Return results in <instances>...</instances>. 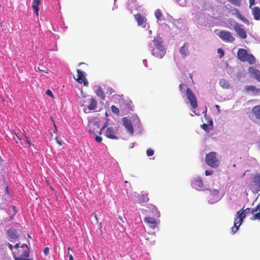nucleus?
Returning a JSON list of instances; mask_svg holds the SVG:
<instances>
[{"label": "nucleus", "instance_id": "nucleus-1", "mask_svg": "<svg viewBox=\"0 0 260 260\" xmlns=\"http://www.w3.org/2000/svg\"><path fill=\"white\" fill-rule=\"evenodd\" d=\"M250 214H252V216L251 217L252 220H260V203L254 208L250 209L248 208L244 210H240L237 212L234 225L231 229L232 234H235L238 231L240 226L243 222L244 218L246 215H249Z\"/></svg>", "mask_w": 260, "mask_h": 260}, {"label": "nucleus", "instance_id": "nucleus-2", "mask_svg": "<svg viewBox=\"0 0 260 260\" xmlns=\"http://www.w3.org/2000/svg\"><path fill=\"white\" fill-rule=\"evenodd\" d=\"M153 42L154 48L151 45L149 46L151 48V54L156 57L161 58L165 54V50L162 45L161 38L159 36L155 37Z\"/></svg>", "mask_w": 260, "mask_h": 260}, {"label": "nucleus", "instance_id": "nucleus-3", "mask_svg": "<svg viewBox=\"0 0 260 260\" xmlns=\"http://www.w3.org/2000/svg\"><path fill=\"white\" fill-rule=\"evenodd\" d=\"M237 57L241 61H247L249 64L255 63V58L251 54H248L247 51L243 48H240L237 52Z\"/></svg>", "mask_w": 260, "mask_h": 260}, {"label": "nucleus", "instance_id": "nucleus-4", "mask_svg": "<svg viewBox=\"0 0 260 260\" xmlns=\"http://www.w3.org/2000/svg\"><path fill=\"white\" fill-rule=\"evenodd\" d=\"M206 164L212 168H217L220 164V161L216 157V153L214 152H211L205 156Z\"/></svg>", "mask_w": 260, "mask_h": 260}, {"label": "nucleus", "instance_id": "nucleus-5", "mask_svg": "<svg viewBox=\"0 0 260 260\" xmlns=\"http://www.w3.org/2000/svg\"><path fill=\"white\" fill-rule=\"evenodd\" d=\"M107 123H106L100 129V131H95V128H98L99 126L98 125V123L96 122L91 123L89 125V132L90 134H92L94 137L96 141L98 143H101L102 141V137L98 136L96 133H98L100 135L102 134V132L103 129L105 128L107 126Z\"/></svg>", "mask_w": 260, "mask_h": 260}, {"label": "nucleus", "instance_id": "nucleus-6", "mask_svg": "<svg viewBox=\"0 0 260 260\" xmlns=\"http://www.w3.org/2000/svg\"><path fill=\"white\" fill-rule=\"evenodd\" d=\"M186 91L187 98L189 102L192 109L197 108L198 107V102L194 93L189 88L186 89Z\"/></svg>", "mask_w": 260, "mask_h": 260}, {"label": "nucleus", "instance_id": "nucleus-7", "mask_svg": "<svg viewBox=\"0 0 260 260\" xmlns=\"http://www.w3.org/2000/svg\"><path fill=\"white\" fill-rule=\"evenodd\" d=\"M219 37L221 40L227 42H233L235 40L232 34L230 31L226 30L220 31Z\"/></svg>", "mask_w": 260, "mask_h": 260}, {"label": "nucleus", "instance_id": "nucleus-8", "mask_svg": "<svg viewBox=\"0 0 260 260\" xmlns=\"http://www.w3.org/2000/svg\"><path fill=\"white\" fill-rule=\"evenodd\" d=\"M18 252L19 257L15 255V260H32L31 258H25V257H27L29 256V251L28 248H26L25 249L21 248L18 250Z\"/></svg>", "mask_w": 260, "mask_h": 260}, {"label": "nucleus", "instance_id": "nucleus-9", "mask_svg": "<svg viewBox=\"0 0 260 260\" xmlns=\"http://www.w3.org/2000/svg\"><path fill=\"white\" fill-rule=\"evenodd\" d=\"M117 128L109 127L106 130L105 135L109 139L117 140L118 139V137L117 135Z\"/></svg>", "mask_w": 260, "mask_h": 260}, {"label": "nucleus", "instance_id": "nucleus-10", "mask_svg": "<svg viewBox=\"0 0 260 260\" xmlns=\"http://www.w3.org/2000/svg\"><path fill=\"white\" fill-rule=\"evenodd\" d=\"M234 29L238 35L243 39H245L247 38V34L243 28L242 25L236 23L234 26Z\"/></svg>", "mask_w": 260, "mask_h": 260}, {"label": "nucleus", "instance_id": "nucleus-11", "mask_svg": "<svg viewBox=\"0 0 260 260\" xmlns=\"http://www.w3.org/2000/svg\"><path fill=\"white\" fill-rule=\"evenodd\" d=\"M77 72L78 75L77 78L76 79V81L79 83L83 84L84 86H87L88 82L85 77L86 74L79 69L77 70Z\"/></svg>", "mask_w": 260, "mask_h": 260}, {"label": "nucleus", "instance_id": "nucleus-12", "mask_svg": "<svg viewBox=\"0 0 260 260\" xmlns=\"http://www.w3.org/2000/svg\"><path fill=\"white\" fill-rule=\"evenodd\" d=\"M144 220L152 229H155L157 226V222L154 217L147 216L144 218Z\"/></svg>", "mask_w": 260, "mask_h": 260}, {"label": "nucleus", "instance_id": "nucleus-13", "mask_svg": "<svg viewBox=\"0 0 260 260\" xmlns=\"http://www.w3.org/2000/svg\"><path fill=\"white\" fill-rule=\"evenodd\" d=\"M122 121L123 122V125L127 129V131L131 134H133L134 133V128L132 124V122L130 120L127 119L126 117H123L122 118Z\"/></svg>", "mask_w": 260, "mask_h": 260}, {"label": "nucleus", "instance_id": "nucleus-14", "mask_svg": "<svg viewBox=\"0 0 260 260\" xmlns=\"http://www.w3.org/2000/svg\"><path fill=\"white\" fill-rule=\"evenodd\" d=\"M135 19L138 22V24L139 26H142L143 27H145L146 25V18L140 14H137L135 15Z\"/></svg>", "mask_w": 260, "mask_h": 260}, {"label": "nucleus", "instance_id": "nucleus-15", "mask_svg": "<svg viewBox=\"0 0 260 260\" xmlns=\"http://www.w3.org/2000/svg\"><path fill=\"white\" fill-rule=\"evenodd\" d=\"M248 72L250 75L253 76L256 80L260 82V71L259 70L253 67H249Z\"/></svg>", "mask_w": 260, "mask_h": 260}, {"label": "nucleus", "instance_id": "nucleus-16", "mask_svg": "<svg viewBox=\"0 0 260 260\" xmlns=\"http://www.w3.org/2000/svg\"><path fill=\"white\" fill-rule=\"evenodd\" d=\"M7 233L11 240L17 239L19 237L17 230L14 228L8 230Z\"/></svg>", "mask_w": 260, "mask_h": 260}, {"label": "nucleus", "instance_id": "nucleus-17", "mask_svg": "<svg viewBox=\"0 0 260 260\" xmlns=\"http://www.w3.org/2000/svg\"><path fill=\"white\" fill-rule=\"evenodd\" d=\"M150 213H152V216L154 217H159L160 216V213L157 208L152 204H149L147 206Z\"/></svg>", "mask_w": 260, "mask_h": 260}, {"label": "nucleus", "instance_id": "nucleus-18", "mask_svg": "<svg viewBox=\"0 0 260 260\" xmlns=\"http://www.w3.org/2000/svg\"><path fill=\"white\" fill-rule=\"evenodd\" d=\"M251 13L253 16L254 19L258 20L260 19V8L258 7H251Z\"/></svg>", "mask_w": 260, "mask_h": 260}, {"label": "nucleus", "instance_id": "nucleus-19", "mask_svg": "<svg viewBox=\"0 0 260 260\" xmlns=\"http://www.w3.org/2000/svg\"><path fill=\"white\" fill-rule=\"evenodd\" d=\"M235 15L236 16V17L237 18H238L239 19H240L242 21H243L244 23H245L246 24L249 25L250 23H249V20L246 18H245V17L243 16L241 13L240 12V11L236 9L235 10Z\"/></svg>", "mask_w": 260, "mask_h": 260}, {"label": "nucleus", "instance_id": "nucleus-20", "mask_svg": "<svg viewBox=\"0 0 260 260\" xmlns=\"http://www.w3.org/2000/svg\"><path fill=\"white\" fill-rule=\"evenodd\" d=\"M180 53L183 58L186 57L188 54V44L185 43L182 47L180 49Z\"/></svg>", "mask_w": 260, "mask_h": 260}, {"label": "nucleus", "instance_id": "nucleus-21", "mask_svg": "<svg viewBox=\"0 0 260 260\" xmlns=\"http://www.w3.org/2000/svg\"><path fill=\"white\" fill-rule=\"evenodd\" d=\"M40 3L41 0H33L32 8L37 16H38Z\"/></svg>", "mask_w": 260, "mask_h": 260}, {"label": "nucleus", "instance_id": "nucleus-22", "mask_svg": "<svg viewBox=\"0 0 260 260\" xmlns=\"http://www.w3.org/2000/svg\"><path fill=\"white\" fill-rule=\"evenodd\" d=\"M193 185L197 188L201 189L204 185L202 180L200 178L196 179L192 182Z\"/></svg>", "mask_w": 260, "mask_h": 260}, {"label": "nucleus", "instance_id": "nucleus-23", "mask_svg": "<svg viewBox=\"0 0 260 260\" xmlns=\"http://www.w3.org/2000/svg\"><path fill=\"white\" fill-rule=\"evenodd\" d=\"M219 84L222 88L228 89L230 87V84L228 80L225 79H221L219 80Z\"/></svg>", "mask_w": 260, "mask_h": 260}, {"label": "nucleus", "instance_id": "nucleus-24", "mask_svg": "<svg viewBox=\"0 0 260 260\" xmlns=\"http://www.w3.org/2000/svg\"><path fill=\"white\" fill-rule=\"evenodd\" d=\"M245 89L247 92L251 91L257 94L260 92V89L253 85L246 86L245 87Z\"/></svg>", "mask_w": 260, "mask_h": 260}, {"label": "nucleus", "instance_id": "nucleus-25", "mask_svg": "<svg viewBox=\"0 0 260 260\" xmlns=\"http://www.w3.org/2000/svg\"><path fill=\"white\" fill-rule=\"evenodd\" d=\"M97 102L93 98H91L89 100V104L88 106V109L89 110H93L96 109Z\"/></svg>", "mask_w": 260, "mask_h": 260}, {"label": "nucleus", "instance_id": "nucleus-26", "mask_svg": "<svg viewBox=\"0 0 260 260\" xmlns=\"http://www.w3.org/2000/svg\"><path fill=\"white\" fill-rule=\"evenodd\" d=\"M252 112L257 119H260V105L254 106L252 108Z\"/></svg>", "mask_w": 260, "mask_h": 260}, {"label": "nucleus", "instance_id": "nucleus-27", "mask_svg": "<svg viewBox=\"0 0 260 260\" xmlns=\"http://www.w3.org/2000/svg\"><path fill=\"white\" fill-rule=\"evenodd\" d=\"M140 203L143 204L148 202L149 200L148 194L142 193L140 197Z\"/></svg>", "mask_w": 260, "mask_h": 260}, {"label": "nucleus", "instance_id": "nucleus-28", "mask_svg": "<svg viewBox=\"0 0 260 260\" xmlns=\"http://www.w3.org/2000/svg\"><path fill=\"white\" fill-rule=\"evenodd\" d=\"M252 181L254 185L259 188L260 187V175L256 174L253 178Z\"/></svg>", "mask_w": 260, "mask_h": 260}, {"label": "nucleus", "instance_id": "nucleus-29", "mask_svg": "<svg viewBox=\"0 0 260 260\" xmlns=\"http://www.w3.org/2000/svg\"><path fill=\"white\" fill-rule=\"evenodd\" d=\"M155 16L157 20H160L162 17V14L159 9H157L155 12Z\"/></svg>", "mask_w": 260, "mask_h": 260}, {"label": "nucleus", "instance_id": "nucleus-30", "mask_svg": "<svg viewBox=\"0 0 260 260\" xmlns=\"http://www.w3.org/2000/svg\"><path fill=\"white\" fill-rule=\"evenodd\" d=\"M96 95L99 97H101L102 99H104V98H105L104 93V92L102 91V89L101 88V87H100L97 90Z\"/></svg>", "mask_w": 260, "mask_h": 260}, {"label": "nucleus", "instance_id": "nucleus-31", "mask_svg": "<svg viewBox=\"0 0 260 260\" xmlns=\"http://www.w3.org/2000/svg\"><path fill=\"white\" fill-rule=\"evenodd\" d=\"M233 5L239 6L241 5V0H228Z\"/></svg>", "mask_w": 260, "mask_h": 260}, {"label": "nucleus", "instance_id": "nucleus-32", "mask_svg": "<svg viewBox=\"0 0 260 260\" xmlns=\"http://www.w3.org/2000/svg\"><path fill=\"white\" fill-rule=\"evenodd\" d=\"M111 109L113 113L116 114H118L119 113V109L115 106L112 105L111 107Z\"/></svg>", "mask_w": 260, "mask_h": 260}, {"label": "nucleus", "instance_id": "nucleus-33", "mask_svg": "<svg viewBox=\"0 0 260 260\" xmlns=\"http://www.w3.org/2000/svg\"><path fill=\"white\" fill-rule=\"evenodd\" d=\"M146 154L148 156H152L154 154V150L151 149H148L146 151Z\"/></svg>", "mask_w": 260, "mask_h": 260}, {"label": "nucleus", "instance_id": "nucleus-34", "mask_svg": "<svg viewBox=\"0 0 260 260\" xmlns=\"http://www.w3.org/2000/svg\"><path fill=\"white\" fill-rule=\"evenodd\" d=\"M186 87V85L184 83H181L179 85V89L180 91H182L185 89Z\"/></svg>", "mask_w": 260, "mask_h": 260}, {"label": "nucleus", "instance_id": "nucleus-35", "mask_svg": "<svg viewBox=\"0 0 260 260\" xmlns=\"http://www.w3.org/2000/svg\"><path fill=\"white\" fill-rule=\"evenodd\" d=\"M201 127L205 131H208V125L206 123H204L201 125Z\"/></svg>", "mask_w": 260, "mask_h": 260}, {"label": "nucleus", "instance_id": "nucleus-36", "mask_svg": "<svg viewBox=\"0 0 260 260\" xmlns=\"http://www.w3.org/2000/svg\"><path fill=\"white\" fill-rule=\"evenodd\" d=\"M218 53H219L220 54V58L224 56V51L221 48H219L217 50Z\"/></svg>", "mask_w": 260, "mask_h": 260}, {"label": "nucleus", "instance_id": "nucleus-37", "mask_svg": "<svg viewBox=\"0 0 260 260\" xmlns=\"http://www.w3.org/2000/svg\"><path fill=\"white\" fill-rule=\"evenodd\" d=\"M55 140L59 145H62V140H61L60 138H59V137H56L55 138Z\"/></svg>", "mask_w": 260, "mask_h": 260}, {"label": "nucleus", "instance_id": "nucleus-38", "mask_svg": "<svg viewBox=\"0 0 260 260\" xmlns=\"http://www.w3.org/2000/svg\"><path fill=\"white\" fill-rule=\"evenodd\" d=\"M249 8H251L253 5H255V0H249Z\"/></svg>", "mask_w": 260, "mask_h": 260}, {"label": "nucleus", "instance_id": "nucleus-39", "mask_svg": "<svg viewBox=\"0 0 260 260\" xmlns=\"http://www.w3.org/2000/svg\"><path fill=\"white\" fill-rule=\"evenodd\" d=\"M46 93L47 95H49V96H50L51 97H53V98L54 97L53 94L52 93V91L50 89H48L46 91Z\"/></svg>", "mask_w": 260, "mask_h": 260}, {"label": "nucleus", "instance_id": "nucleus-40", "mask_svg": "<svg viewBox=\"0 0 260 260\" xmlns=\"http://www.w3.org/2000/svg\"><path fill=\"white\" fill-rule=\"evenodd\" d=\"M12 208L13 209V215H15L17 212V210L15 206H12Z\"/></svg>", "mask_w": 260, "mask_h": 260}, {"label": "nucleus", "instance_id": "nucleus-41", "mask_svg": "<svg viewBox=\"0 0 260 260\" xmlns=\"http://www.w3.org/2000/svg\"><path fill=\"white\" fill-rule=\"evenodd\" d=\"M43 252L45 255H47L49 252V248L48 247H46L44 249Z\"/></svg>", "mask_w": 260, "mask_h": 260}, {"label": "nucleus", "instance_id": "nucleus-42", "mask_svg": "<svg viewBox=\"0 0 260 260\" xmlns=\"http://www.w3.org/2000/svg\"><path fill=\"white\" fill-rule=\"evenodd\" d=\"M25 140L27 144H28L29 146L31 145L30 141L29 140L28 138L26 136H25Z\"/></svg>", "mask_w": 260, "mask_h": 260}, {"label": "nucleus", "instance_id": "nucleus-43", "mask_svg": "<svg viewBox=\"0 0 260 260\" xmlns=\"http://www.w3.org/2000/svg\"><path fill=\"white\" fill-rule=\"evenodd\" d=\"M212 174V171H209L208 170H206L205 171V175L206 176H209Z\"/></svg>", "mask_w": 260, "mask_h": 260}, {"label": "nucleus", "instance_id": "nucleus-44", "mask_svg": "<svg viewBox=\"0 0 260 260\" xmlns=\"http://www.w3.org/2000/svg\"><path fill=\"white\" fill-rule=\"evenodd\" d=\"M8 247H9V248L10 250L11 251H12V250H13V245H12V244H10V243H8Z\"/></svg>", "mask_w": 260, "mask_h": 260}, {"label": "nucleus", "instance_id": "nucleus-45", "mask_svg": "<svg viewBox=\"0 0 260 260\" xmlns=\"http://www.w3.org/2000/svg\"><path fill=\"white\" fill-rule=\"evenodd\" d=\"M26 248H28L26 244H23L21 247V248L22 249H25Z\"/></svg>", "mask_w": 260, "mask_h": 260}, {"label": "nucleus", "instance_id": "nucleus-46", "mask_svg": "<svg viewBox=\"0 0 260 260\" xmlns=\"http://www.w3.org/2000/svg\"><path fill=\"white\" fill-rule=\"evenodd\" d=\"M68 256H69V260H74L73 256V255L71 254H69L68 255Z\"/></svg>", "mask_w": 260, "mask_h": 260}, {"label": "nucleus", "instance_id": "nucleus-47", "mask_svg": "<svg viewBox=\"0 0 260 260\" xmlns=\"http://www.w3.org/2000/svg\"><path fill=\"white\" fill-rule=\"evenodd\" d=\"M93 214L94 215V218H95L96 220L97 221H98V216H97L95 212H93Z\"/></svg>", "mask_w": 260, "mask_h": 260}, {"label": "nucleus", "instance_id": "nucleus-48", "mask_svg": "<svg viewBox=\"0 0 260 260\" xmlns=\"http://www.w3.org/2000/svg\"><path fill=\"white\" fill-rule=\"evenodd\" d=\"M14 216V215H13L12 216H10L8 219V221H11L12 220V219L13 218Z\"/></svg>", "mask_w": 260, "mask_h": 260}, {"label": "nucleus", "instance_id": "nucleus-49", "mask_svg": "<svg viewBox=\"0 0 260 260\" xmlns=\"http://www.w3.org/2000/svg\"><path fill=\"white\" fill-rule=\"evenodd\" d=\"M6 191L8 194L9 193V188L8 186H7L6 187Z\"/></svg>", "mask_w": 260, "mask_h": 260}, {"label": "nucleus", "instance_id": "nucleus-50", "mask_svg": "<svg viewBox=\"0 0 260 260\" xmlns=\"http://www.w3.org/2000/svg\"><path fill=\"white\" fill-rule=\"evenodd\" d=\"M14 247L15 248H18L19 247V243L16 244V245L14 246Z\"/></svg>", "mask_w": 260, "mask_h": 260}, {"label": "nucleus", "instance_id": "nucleus-51", "mask_svg": "<svg viewBox=\"0 0 260 260\" xmlns=\"http://www.w3.org/2000/svg\"><path fill=\"white\" fill-rule=\"evenodd\" d=\"M216 108L218 110V111H219V110H220V109H219V106L218 105H216Z\"/></svg>", "mask_w": 260, "mask_h": 260}, {"label": "nucleus", "instance_id": "nucleus-52", "mask_svg": "<svg viewBox=\"0 0 260 260\" xmlns=\"http://www.w3.org/2000/svg\"><path fill=\"white\" fill-rule=\"evenodd\" d=\"M214 192L216 193V194H218L219 193V191L218 190H214Z\"/></svg>", "mask_w": 260, "mask_h": 260}, {"label": "nucleus", "instance_id": "nucleus-53", "mask_svg": "<svg viewBox=\"0 0 260 260\" xmlns=\"http://www.w3.org/2000/svg\"><path fill=\"white\" fill-rule=\"evenodd\" d=\"M177 3H179L180 0H176Z\"/></svg>", "mask_w": 260, "mask_h": 260}, {"label": "nucleus", "instance_id": "nucleus-54", "mask_svg": "<svg viewBox=\"0 0 260 260\" xmlns=\"http://www.w3.org/2000/svg\"><path fill=\"white\" fill-rule=\"evenodd\" d=\"M68 249V250H71V248H70V247H69Z\"/></svg>", "mask_w": 260, "mask_h": 260}, {"label": "nucleus", "instance_id": "nucleus-55", "mask_svg": "<svg viewBox=\"0 0 260 260\" xmlns=\"http://www.w3.org/2000/svg\"><path fill=\"white\" fill-rule=\"evenodd\" d=\"M39 70L41 71H43V72L44 71L43 70H42V69H40Z\"/></svg>", "mask_w": 260, "mask_h": 260}]
</instances>
